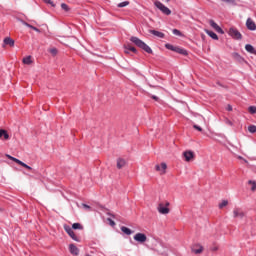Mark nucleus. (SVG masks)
<instances>
[{
    "label": "nucleus",
    "mask_w": 256,
    "mask_h": 256,
    "mask_svg": "<svg viewBox=\"0 0 256 256\" xmlns=\"http://www.w3.org/2000/svg\"><path fill=\"white\" fill-rule=\"evenodd\" d=\"M130 41L132 43H134V45H136V47H139V49H142L143 51H145L146 53L152 55L153 53V49H151V47H149V45H147L143 40L139 39L136 36H132L130 38Z\"/></svg>",
    "instance_id": "obj_1"
},
{
    "label": "nucleus",
    "mask_w": 256,
    "mask_h": 256,
    "mask_svg": "<svg viewBox=\"0 0 256 256\" xmlns=\"http://www.w3.org/2000/svg\"><path fill=\"white\" fill-rule=\"evenodd\" d=\"M154 5L157 7V9H159V11H161V13H163V15H171V9L161 3V1L156 0Z\"/></svg>",
    "instance_id": "obj_2"
},
{
    "label": "nucleus",
    "mask_w": 256,
    "mask_h": 256,
    "mask_svg": "<svg viewBox=\"0 0 256 256\" xmlns=\"http://www.w3.org/2000/svg\"><path fill=\"white\" fill-rule=\"evenodd\" d=\"M228 34L230 35V37H232V39H236L237 41L243 39V35L236 28L231 27L228 31Z\"/></svg>",
    "instance_id": "obj_3"
},
{
    "label": "nucleus",
    "mask_w": 256,
    "mask_h": 256,
    "mask_svg": "<svg viewBox=\"0 0 256 256\" xmlns=\"http://www.w3.org/2000/svg\"><path fill=\"white\" fill-rule=\"evenodd\" d=\"M64 230L69 235V237H71V239H73V241H76L77 243H81V239H79V237H77V235H75V232L73 231V228H71L70 226L65 225Z\"/></svg>",
    "instance_id": "obj_4"
},
{
    "label": "nucleus",
    "mask_w": 256,
    "mask_h": 256,
    "mask_svg": "<svg viewBox=\"0 0 256 256\" xmlns=\"http://www.w3.org/2000/svg\"><path fill=\"white\" fill-rule=\"evenodd\" d=\"M133 239L134 241H137V243L143 244L147 241V235L143 233H136Z\"/></svg>",
    "instance_id": "obj_5"
},
{
    "label": "nucleus",
    "mask_w": 256,
    "mask_h": 256,
    "mask_svg": "<svg viewBox=\"0 0 256 256\" xmlns=\"http://www.w3.org/2000/svg\"><path fill=\"white\" fill-rule=\"evenodd\" d=\"M169 211V208L162 203L158 205V213H160L161 215H169Z\"/></svg>",
    "instance_id": "obj_6"
},
{
    "label": "nucleus",
    "mask_w": 256,
    "mask_h": 256,
    "mask_svg": "<svg viewBox=\"0 0 256 256\" xmlns=\"http://www.w3.org/2000/svg\"><path fill=\"white\" fill-rule=\"evenodd\" d=\"M246 27L249 29V31H256V24L251 18L246 20Z\"/></svg>",
    "instance_id": "obj_7"
},
{
    "label": "nucleus",
    "mask_w": 256,
    "mask_h": 256,
    "mask_svg": "<svg viewBox=\"0 0 256 256\" xmlns=\"http://www.w3.org/2000/svg\"><path fill=\"white\" fill-rule=\"evenodd\" d=\"M231 55L234 61H237V63H245V58H243V56H241L239 53L233 52Z\"/></svg>",
    "instance_id": "obj_8"
},
{
    "label": "nucleus",
    "mask_w": 256,
    "mask_h": 256,
    "mask_svg": "<svg viewBox=\"0 0 256 256\" xmlns=\"http://www.w3.org/2000/svg\"><path fill=\"white\" fill-rule=\"evenodd\" d=\"M3 43V47H5V45H9V47H15V40H13L11 37L4 38Z\"/></svg>",
    "instance_id": "obj_9"
},
{
    "label": "nucleus",
    "mask_w": 256,
    "mask_h": 256,
    "mask_svg": "<svg viewBox=\"0 0 256 256\" xmlns=\"http://www.w3.org/2000/svg\"><path fill=\"white\" fill-rule=\"evenodd\" d=\"M183 156L185 158V161L189 162L191 161V159H193V157H195V154L193 153V151H185L183 153Z\"/></svg>",
    "instance_id": "obj_10"
},
{
    "label": "nucleus",
    "mask_w": 256,
    "mask_h": 256,
    "mask_svg": "<svg viewBox=\"0 0 256 256\" xmlns=\"http://www.w3.org/2000/svg\"><path fill=\"white\" fill-rule=\"evenodd\" d=\"M69 251H70L71 255H74V256L79 255V248H77V246H75V244L69 245Z\"/></svg>",
    "instance_id": "obj_11"
},
{
    "label": "nucleus",
    "mask_w": 256,
    "mask_h": 256,
    "mask_svg": "<svg viewBox=\"0 0 256 256\" xmlns=\"http://www.w3.org/2000/svg\"><path fill=\"white\" fill-rule=\"evenodd\" d=\"M233 215L235 218L239 217V219H243L245 217V213H243L239 208L234 209Z\"/></svg>",
    "instance_id": "obj_12"
},
{
    "label": "nucleus",
    "mask_w": 256,
    "mask_h": 256,
    "mask_svg": "<svg viewBox=\"0 0 256 256\" xmlns=\"http://www.w3.org/2000/svg\"><path fill=\"white\" fill-rule=\"evenodd\" d=\"M149 33H151V35H154L155 37H158L159 39L165 38V34L163 32H159L157 30H149Z\"/></svg>",
    "instance_id": "obj_13"
},
{
    "label": "nucleus",
    "mask_w": 256,
    "mask_h": 256,
    "mask_svg": "<svg viewBox=\"0 0 256 256\" xmlns=\"http://www.w3.org/2000/svg\"><path fill=\"white\" fill-rule=\"evenodd\" d=\"M206 35H208L209 37H211V39H214V41H219V36H217V34L211 30H205Z\"/></svg>",
    "instance_id": "obj_14"
},
{
    "label": "nucleus",
    "mask_w": 256,
    "mask_h": 256,
    "mask_svg": "<svg viewBox=\"0 0 256 256\" xmlns=\"http://www.w3.org/2000/svg\"><path fill=\"white\" fill-rule=\"evenodd\" d=\"M245 49H246L247 53H251V55H256V49H255V47H253V45L246 44Z\"/></svg>",
    "instance_id": "obj_15"
},
{
    "label": "nucleus",
    "mask_w": 256,
    "mask_h": 256,
    "mask_svg": "<svg viewBox=\"0 0 256 256\" xmlns=\"http://www.w3.org/2000/svg\"><path fill=\"white\" fill-rule=\"evenodd\" d=\"M174 53H179V55H184V56L189 55V52H187L186 49H183L179 46H176V49H175Z\"/></svg>",
    "instance_id": "obj_16"
},
{
    "label": "nucleus",
    "mask_w": 256,
    "mask_h": 256,
    "mask_svg": "<svg viewBox=\"0 0 256 256\" xmlns=\"http://www.w3.org/2000/svg\"><path fill=\"white\" fill-rule=\"evenodd\" d=\"M124 165H126L125 159L119 158L117 160V169H123Z\"/></svg>",
    "instance_id": "obj_17"
},
{
    "label": "nucleus",
    "mask_w": 256,
    "mask_h": 256,
    "mask_svg": "<svg viewBox=\"0 0 256 256\" xmlns=\"http://www.w3.org/2000/svg\"><path fill=\"white\" fill-rule=\"evenodd\" d=\"M120 229L125 235H133V231L125 226H122Z\"/></svg>",
    "instance_id": "obj_18"
},
{
    "label": "nucleus",
    "mask_w": 256,
    "mask_h": 256,
    "mask_svg": "<svg viewBox=\"0 0 256 256\" xmlns=\"http://www.w3.org/2000/svg\"><path fill=\"white\" fill-rule=\"evenodd\" d=\"M1 137H4V139H9V134L7 133V130L0 129V139Z\"/></svg>",
    "instance_id": "obj_19"
},
{
    "label": "nucleus",
    "mask_w": 256,
    "mask_h": 256,
    "mask_svg": "<svg viewBox=\"0 0 256 256\" xmlns=\"http://www.w3.org/2000/svg\"><path fill=\"white\" fill-rule=\"evenodd\" d=\"M23 63L24 65H31V63H33V61L31 60V56L23 58Z\"/></svg>",
    "instance_id": "obj_20"
},
{
    "label": "nucleus",
    "mask_w": 256,
    "mask_h": 256,
    "mask_svg": "<svg viewBox=\"0 0 256 256\" xmlns=\"http://www.w3.org/2000/svg\"><path fill=\"white\" fill-rule=\"evenodd\" d=\"M192 253H195V255L203 253V246H200L199 249L192 248Z\"/></svg>",
    "instance_id": "obj_21"
},
{
    "label": "nucleus",
    "mask_w": 256,
    "mask_h": 256,
    "mask_svg": "<svg viewBox=\"0 0 256 256\" xmlns=\"http://www.w3.org/2000/svg\"><path fill=\"white\" fill-rule=\"evenodd\" d=\"M173 35H176L177 37H183V33L179 31L178 29L172 30Z\"/></svg>",
    "instance_id": "obj_22"
},
{
    "label": "nucleus",
    "mask_w": 256,
    "mask_h": 256,
    "mask_svg": "<svg viewBox=\"0 0 256 256\" xmlns=\"http://www.w3.org/2000/svg\"><path fill=\"white\" fill-rule=\"evenodd\" d=\"M248 185H251V191H255L256 190V182L253 180H249L248 181Z\"/></svg>",
    "instance_id": "obj_23"
},
{
    "label": "nucleus",
    "mask_w": 256,
    "mask_h": 256,
    "mask_svg": "<svg viewBox=\"0 0 256 256\" xmlns=\"http://www.w3.org/2000/svg\"><path fill=\"white\" fill-rule=\"evenodd\" d=\"M72 229H75V230H77V229L83 230V225H81V223H74V224L72 225Z\"/></svg>",
    "instance_id": "obj_24"
},
{
    "label": "nucleus",
    "mask_w": 256,
    "mask_h": 256,
    "mask_svg": "<svg viewBox=\"0 0 256 256\" xmlns=\"http://www.w3.org/2000/svg\"><path fill=\"white\" fill-rule=\"evenodd\" d=\"M227 205H229V201L223 200V201L219 204V209H223V207H227Z\"/></svg>",
    "instance_id": "obj_25"
},
{
    "label": "nucleus",
    "mask_w": 256,
    "mask_h": 256,
    "mask_svg": "<svg viewBox=\"0 0 256 256\" xmlns=\"http://www.w3.org/2000/svg\"><path fill=\"white\" fill-rule=\"evenodd\" d=\"M209 25L212 27V29H217L219 26L217 25V23L213 20H209Z\"/></svg>",
    "instance_id": "obj_26"
},
{
    "label": "nucleus",
    "mask_w": 256,
    "mask_h": 256,
    "mask_svg": "<svg viewBox=\"0 0 256 256\" xmlns=\"http://www.w3.org/2000/svg\"><path fill=\"white\" fill-rule=\"evenodd\" d=\"M166 49H169V51H174L177 48V46H173L172 44H166L165 45Z\"/></svg>",
    "instance_id": "obj_27"
},
{
    "label": "nucleus",
    "mask_w": 256,
    "mask_h": 256,
    "mask_svg": "<svg viewBox=\"0 0 256 256\" xmlns=\"http://www.w3.org/2000/svg\"><path fill=\"white\" fill-rule=\"evenodd\" d=\"M249 113H251V115H255L256 114V106H250L248 108Z\"/></svg>",
    "instance_id": "obj_28"
},
{
    "label": "nucleus",
    "mask_w": 256,
    "mask_h": 256,
    "mask_svg": "<svg viewBox=\"0 0 256 256\" xmlns=\"http://www.w3.org/2000/svg\"><path fill=\"white\" fill-rule=\"evenodd\" d=\"M248 131L249 133H256V126L255 125L248 126Z\"/></svg>",
    "instance_id": "obj_29"
},
{
    "label": "nucleus",
    "mask_w": 256,
    "mask_h": 256,
    "mask_svg": "<svg viewBox=\"0 0 256 256\" xmlns=\"http://www.w3.org/2000/svg\"><path fill=\"white\" fill-rule=\"evenodd\" d=\"M49 53H51V55H53V57H55V55H57V53H59V51L57 50V48H51L49 50Z\"/></svg>",
    "instance_id": "obj_30"
},
{
    "label": "nucleus",
    "mask_w": 256,
    "mask_h": 256,
    "mask_svg": "<svg viewBox=\"0 0 256 256\" xmlns=\"http://www.w3.org/2000/svg\"><path fill=\"white\" fill-rule=\"evenodd\" d=\"M160 169H161L162 173H165V170L167 169V164L165 162H162Z\"/></svg>",
    "instance_id": "obj_31"
},
{
    "label": "nucleus",
    "mask_w": 256,
    "mask_h": 256,
    "mask_svg": "<svg viewBox=\"0 0 256 256\" xmlns=\"http://www.w3.org/2000/svg\"><path fill=\"white\" fill-rule=\"evenodd\" d=\"M47 5H51V7H55V3L52 0H42Z\"/></svg>",
    "instance_id": "obj_32"
},
{
    "label": "nucleus",
    "mask_w": 256,
    "mask_h": 256,
    "mask_svg": "<svg viewBox=\"0 0 256 256\" xmlns=\"http://www.w3.org/2000/svg\"><path fill=\"white\" fill-rule=\"evenodd\" d=\"M127 5H129V1H124L118 4V7L123 8V7H127Z\"/></svg>",
    "instance_id": "obj_33"
},
{
    "label": "nucleus",
    "mask_w": 256,
    "mask_h": 256,
    "mask_svg": "<svg viewBox=\"0 0 256 256\" xmlns=\"http://www.w3.org/2000/svg\"><path fill=\"white\" fill-rule=\"evenodd\" d=\"M61 9H63V11H69V5L62 3L61 4Z\"/></svg>",
    "instance_id": "obj_34"
},
{
    "label": "nucleus",
    "mask_w": 256,
    "mask_h": 256,
    "mask_svg": "<svg viewBox=\"0 0 256 256\" xmlns=\"http://www.w3.org/2000/svg\"><path fill=\"white\" fill-rule=\"evenodd\" d=\"M124 53H126V55H129V53H131V50L129 49V45H124Z\"/></svg>",
    "instance_id": "obj_35"
},
{
    "label": "nucleus",
    "mask_w": 256,
    "mask_h": 256,
    "mask_svg": "<svg viewBox=\"0 0 256 256\" xmlns=\"http://www.w3.org/2000/svg\"><path fill=\"white\" fill-rule=\"evenodd\" d=\"M215 31L217 33H220V35H223L225 33V31H223V29L221 27H219V26L215 29Z\"/></svg>",
    "instance_id": "obj_36"
},
{
    "label": "nucleus",
    "mask_w": 256,
    "mask_h": 256,
    "mask_svg": "<svg viewBox=\"0 0 256 256\" xmlns=\"http://www.w3.org/2000/svg\"><path fill=\"white\" fill-rule=\"evenodd\" d=\"M224 3H229L230 5H236L235 0H222Z\"/></svg>",
    "instance_id": "obj_37"
},
{
    "label": "nucleus",
    "mask_w": 256,
    "mask_h": 256,
    "mask_svg": "<svg viewBox=\"0 0 256 256\" xmlns=\"http://www.w3.org/2000/svg\"><path fill=\"white\" fill-rule=\"evenodd\" d=\"M130 52L137 54V48L129 45Z\"/></svg>",
    "instance_id": "obj_38"
},
{
    "label": "nucleus",
    "mask_w": 256,
    "mask_h": 256,
    "mask_svg": "<svg viewBox=\"0 0 256 256\" xmlns=\"http://www.w3.org/2000/svg\"><path fill=\"white\" fill-rule=\"evenodd\" d=\"M107 221L109 222V224L111 225V227H115V221H113V219L107 218Z\"/></svg>",
    "instance_id": "obj_39"
},
{
    "label": "nucleus",
    "mask_w": 256,
    "mask_h": 256,
    "mask_svg": "<svg viewBox=\"0 0 256 256\" xmlns=\"http://www.w3.org/2000/svg\"><path fill=\"white\" fill-rule=\"evenodd\" d=\"M22 167H24V169H28V171H33V168L31 166L27 165L26 163H24V165Z\"/></svg>",
    "instance_id": "obj_40"
},
{
    "label": "nucleus",
    "mask_w": 256,
    "mask_h": 256,
    "mask_svg": "<svg viewBox=\"0 0 256 256\" xmlns=\"http://www.w3.org/2000/svg\"><path fill=\"white\" fill-rule=\"evenodd\" d=\"M83 209H86V211H91V206L87 204H82Z\"/></svg>",
    "instance_id": "obj_41"
},
{
    "label": "nucleus",
    "mask_w": 256,
    "mask_h": 256,
    "mask_svg": "<svg viewBox=\"0 0 256 256\" xmlns=\"http://www.w3.org/2000/svg\"><path fill=\"white\" fill-rule=\"evenodd\" d=\"M193 128L200 132L203 131V128H201V126H198L196 124L193 126Z\"/></svg>",
    "instance_id": "obj_42"
},
{
    "label": "nucleus",
    "mask_w": 256,
    "mask_h": 256,
    "mask_svg": "<svg viewBox=\"0 0 256 256\" xmlns=\"http://www.w3.org/2000/svg\"><path fill=\"white\" fill-rule=\"evenodd\" d=\"M226 109H227L228 111H233V106H231V104H228L227 107H226Z\"/></svg>",
    "instance_id": "obj_43"
},
{
    "label": "nucleus",
    "mask_w": 256,
    "mask_h": 256,
    "mask_svg": "<svg viewBox=\"0 0 256 256\" xmlns=\"http://www.w3.org/2000/svg\"><path fill=\"white\" fill-rule=\"evenodd\" d=\"M32 29H33V31H36V33H41V30H39V28H37V27H32Z\"/></svg>",
    "instance_id": "obj_44"
},
{
    "label": "nucleus",
    "mask_w": 256,
    "mask_h": 256,
    "mask_svg": "<svg viewBox=\"0 0 256 256\" xmlns=\"http://www.w3.org/2000/svg\"><path fill=\"white\" fill-rule=\"evenodd\" d=\"M151 99H154V101H159V97H157L156 95H152Z\"/></svg>",
    "instance_id": "obj_45"
},
{
    "label": "nucleus",
    "mask_w": 256,
    "mask_h": 256,
    "mask_svg": "<svg viewBox=\"0 0 256 256\" xmlns=\"http://www.w3.org/2000/svg\"><path fill=\"white\" fill-rule=\"evenodd\" d=\"M156 251H157L158 253H160L161 255H163V253H165V250H161V249H159V248H157Z\"/></svg>",
    "instance_id": "obj_46"
},
{
    "label": "nucleus",
    "mask_w": 256,
    "mask_h": 256,
    "mask_svg": "<svg viewBox=\"0 0 256 256\" xmlns=\"http://www.w3.org/2000/svg\"><path fill=\"white\" fill-rule=\"evenodd\" d=\"M6 157H8V159H10V161H13V159H15V157L9 155V154H6Z\"/></svg>",
    "instance_id": "obj_47"
},
{
    "label": "nucleus",
    "mask_w": 256,
    "mask_h": 256,
    "mask_svg": "<svg viewBox=\"0 0 256 256\" xmlns=\"http://www.w3.org/2000/svg\"><path fill=\"white\" fill-rule=\"evenodd\" d=\"M12 161H14V163H17V165H18V163H19L21 160H19V159H17V158H12Z\"/></svg>",
    "instance_id": "obj_48"
},
{
    "label": "nucleus",
    "mask_w": 256,
    "mask_h": 256,
    "mask_svg": "<svg viewBox=\"0 0 256 256\" xmlns=\"http://www.w3.org/2000/svg\"><path fill=\"white\" fill-rule=\"evenodd\" d=\"M155 169H156V171H161V166L156 165V166H155Z\"/></svg>",
    "instance_id": "obj_49"
},
{
    "label": "nucleus",
    "mask_w": 256,
    "mask_h": 256,
    "mask_svg": "<svg viewBox=\"0 0 256 256\" xmlns=\"http://www.w3.org/2000/svg\"><path fill=\"white\" fill-rule=\"evenodd\" d=\"M18 165H20L21 167H23V165H25V162H23V161L20 160V162H18Z\"/></svg>",
    "instance_id": "obj_50"
},
{
    "label": "nucleus",
    "mask_w": 256,
    "mask_h": 256,
    "mask_svg": "<svg viewBox=\"0 0 256 256\" xmlns=\"http://www.w3.org/2000/svg\"><path fill=\"white\" fill-rule=\"evenodd\" d=\"M22 24L25 25V27H29V23L25 22V21H22Z\"/></svg>",
    "instance_id": "obj_51"
},
{
    "label": "nucleus",
    "mask_w": 256,
    "mask_h": 256,
    "mask_svg": "<svg viewBox=\"0 0 256 256\" xmlns=\"http://www.w3.org/2000/svg\"><path fill=\"white\" fill-rule=\"evenodd\" d=\"M227 124L228 125H233V122H231L230 120H227Z\"/></svg>",
    "instance_id": "obj_52"
},
{
    "label": "nucleus",
    "mask_w": 256,
    "mask_h": 256,
    "mask_svg": "<svg viewBox=\"0 0 256 256\" xmlns=\"http://www.w3.org/2000/svg\"><path fill=\"white\" fill-rule=\"evenodd\" d=\"M28 27H29V29H33V27H35V26L28 24Z\"/></svg>",
    "instance_id": "obj_53"
},
{
    "label": "nucleus",
    "mask_w": 256,
    "mask_h": 256,
    "mask_svg": "<svg viewBox=\"0 0 256 256\" xmlns=\"http://www.w3.org/2000/svg\"><path fill=\"white\" fill-rule=\"evenodd\" d=\"M107 215H110L111 217H115V215L111 214L110 212H108Z\"/></svg>",
    "instance_id": "obj_54"
},
{
    "label": "nucleus",
    "mask_w": 256,
    "mask_h": 256,
    "mask_svg": "<svg viewBox=\"0 0 256 256\" xmlns=\"http://www.w3.org/2000/svg\"><path fill=\"white\" fill-rule=\"evenodd\" d=\"M170 203L169 202H166L165 206L166 207H169Z\"/></svg>",
    "instance_id": "obj_55"
},
{
    "label": "nucleus",
    "mask_w": 256,
    "mask_h": 256,
    "mask_svg": "<svg viewBox=\"0 0 256 256\" xmlns=\"http://www.w3.org/2000/svg\"><path fill=\"white\" fill-rule=\"evenodd\" d=\"M218 85H219L220 87H223V85H221V83H219V82H218Z\"/></svg>",
    "instance_id": "obj_56"
},
{
    "label": "nucleus",
    "mask_w": 256,
    "mask_h": 256,
    "mask_svg": "<svg viewBox=\"0 0 256 256\" xmlns=\"http://www.w3.org/2000/svg\"><path fill=\"white\" fill-rule=\"evenodd\" d=\"M169 1H171V0H166V3H169Z\"/></svg>",
    "instance_id": "obj_57"
},
{
    "label": "nucleus",
    "mask_w": 256,
    "mask_h": 256,
    "mask_svg": "<svg viewBox=\"0 0 256 256\" xmlns=\"http://www.w3.org/2000/svg\"><path fill=\"white\" fill-rule=\"evenodd\" d=\"M239 159H243V157L239 156Z\"/></svg>",
    "instance_id": "obj_58"
}]
</instances>
